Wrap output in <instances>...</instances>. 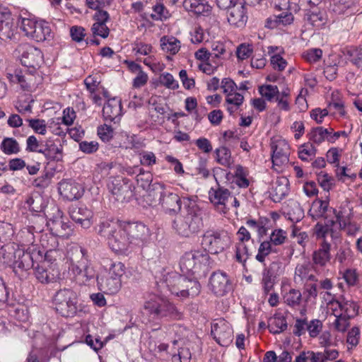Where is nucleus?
<instances>
[{
	"mask_svg": "<svg viewBox=\"0 0 362 362\" xmlns=\"http://www.w3.org/2000/svg\"><path fill=\"white\" fill-rule=\"evenodd\" d=\"M158 284L161 288H166L171 294L181 298L197 296L201 288L197 281L187 279L173 271L163 274Z\"/></svg>",
	"mask_w": 362,
	"mask_h": 362,
	"instance_id": "obj_1",
	"label": "nucleus"
},
{
	"mask_svg": "<svg viewBox=\"0 0 362 362\" xmlns=\"http://www.w3.org/2000/svg\"><path fill=\"white\" fill-rule=\"evenodd\" d=\"M203 226L202 212L194 203L187 202L184 214L175 219L173 227L176 233L185 238L197 233Z\"/></svg>",
	"mask_w": 362,
	"mask_h": 362,
	"instance_id": "obj_2",
	"label": "nucleus"
},
{
	"mask_svg": "<svg viewBox=\"0 0 362 362\" xmlns=\"http://www.w3.org/2000/svg\"><path fill=\"white\" fill-rule=\"evenodd\" d=\"M98 233L107 237L109 246L117 253H124L131 247L132 244L122 222L103 221L99 225Z\"/></svg>",
	"mask_w": 362,
	"mask_h": 362,
	"instance_id": "obj_3",
	"label": "nucleus"
},
{
	"mask_svg": "<svg viewBox=\"0 0 362 362\" xmlns=\"http://www.w3.org/2000/svg\"><path fill=\"white\" fill-rule=\"evenodd\" d=\"M125 266L120 262H112L105 276L97 277L99 289L109 295L117 293L122 288V277L125 274Z\"/></svg>",
	"mask_w": 362,
	"mask_h": 362,
	"instance_id": "obj_4",
	"label": "nucleus"
},
{
	"mask_svg": "<svg viewBox=\"0 0 362 362\" xmlns=\"http://www.w3.org/2000/svg\"><path fill=\"white\" fill-rule=\"evenodd\" d=\"M19 26L27 37L37 42L49 40L53 37L49 25L43 21L21 17Z\"/></svg>",
	"mask_w": 362,
	"mask_h": 362,
	"instance_id": "obj_5",
	"label": "nucleus"
},
{
	"mask_svg": "<svg viewBox=\"0 0 362 362\" xmlns=\"http://www.w3.org/2000/svg\"><path fill=\"white\" fill-rule=\"evenodd\" d=\"M56 311L64 317H73L78 310L76 293L71 289L59 290L54 297Z\"/></svg>",
	"mask_w": 362,
	"mask_h": 362,
	"instance_id": "obj_6",
	"label": "nucleus"
},
{
	"mask_svg": "<svg viewBox=\"0 0 362 362\" xmlns=\"http://www.w3.org/2000/svg\"><path fill=\"white\" fill-rule=\"evenodd\" d=\"M145 308L151 313L160 317H170L173 320H180L182 317V313L170 302L168 299L155 297L145 304Z\"/></svg>",
	"mask_w": 362,
	"mask_h": 362,
	"instance_id": "obj_7",
	"label": "nucleus"
},
{
	"mask_svg": "<svg viewBox=\"0 0 362 362\" xmlns=\"http://www.w3.org/2000/svg\"><path fill=\"white\" fill-rule=\"evenodd\" d=\"M230 237L224 232L207 230L203 235L202 245L205 252L218 254L223 251L230 244Z\"/></svg>",
	"mask_w": 362,
	"mask_h": 362,
	"instance_id": "obj_8",
	"label": "nucleus"
},
{
	"mask_svg": "<svg viewBox=\"0 0 362 362\" xmlns=\"http://www.w3.org/2000/svg\"><path fill=\"white\" fill-rule=\"evenodd\" d=\"M209 257L205 251H190L186 252L182 257L180 265L184 273L195 274L202 265L209 263Z\"/></svg>",
	"mask_w": 362,
	"mask_h": 362,
	"instance_id": "obj_9",
	"label": "nucleus"
},
{
	"mask_svg": "<svg viewBox=\"0 0 362 362\" xmlns=\"http://www.w3.org/2000/svg\"><path fill=\"white\" fill-rule=\"evenodd\" d=\"M271 148L273 168L277 172H281L289 163V145L284 139H276L272 141Z\"/></svg>",
	"mask_w": 362,
	"mask_h": 362,
	"instance_id": "obj_10",
	"label": "nucleus"
},
{
	"mask_svg": "<svg viewBox=\"0 0 362 362\" xmlns=\"http://www.w3.org/2000/svg\"><path fill=\"white\" fill-rule=\"evenodd\" d=\"M76 252L80 253L81 258L77 262H72L71 271L78 284H86L95 278V272L88 259L84 257L83 250L76 249Z\"/></svg>",
	"mask_w": 362,
	"mask_h": 362,
	"instance_id": "obj_11",
	"label": "nucleus"
},
{
	"mask_svg": "<svg viewBox=\"0 0 362 362\" xmlns=\"http://www.w3.org/2000/svg\"><path fill=\"white\" fill-rule=\"evenodd\" d=\"M109 192L115 199L123 202L132 196V186L122 177H110L107 184Z\"/></svg>",
	"mask_w": 362,
	"mask_h": 362,
	"instance_id": "obj_12",
	"label": "nucleus"
},
{
	"mask_svg": "<svg viewBox=\"0 0 362 362\" xmlns=\"http://www.w3.org/2000/svg\"><path fill=\"white\" fill-rule=\"evenodd\" d=\"M122 223L132 245H142L149 240V229L144 223L139 222H122Z\"/></svg>",
	"mask_w": 362,
	"mask_h": 362,
	"instance_id": "obj_13",
	"label": "nucleus"
},
{
	"mask_svg": "<svg viewBox=\"0 0 362 362\" xmlns=\"http://www.w3.org/2000/svg\"><path fill=\"white\" fill-rule=\"evenodd\" d=\"M286 238V233L282 229H276L270 235L269 241L262 242L258 249V252L255 256V259L265 266L266 257L272 252V245H282Z\"/></svg>",
	"mask_w": 362,
	"mask_h": 362,
	"instance_id": "obj_14",
	"label": "nucleus"
},
{
	"mask_svg": "<svg viewBox=\"0 0 362 362\" xmlns=\"http://www.w3.org/2000/svg\"><path fill=\"white\" fill-rule=\"evenodd\" d=\"M156 189H160L159 202L166 213L175 214L180 211L182 200L178 194L166 190L163 184H158Z\"/></svg>",
	"mask_w": 362,
	"mask_h": 362,
	"instance_id": "obj_15",
	"label": "nucleus"
},
{
	"mask_svg": "<svg viewBox=\"0 0 362 362\" xmlns=\"http://www.w3.org/2000/svg\"><path fill=\"white\" fill-rule=\"evenodd\" d=\"M211 334L216 341L222 346H228L233 341V329L223 319L218 320L212 324Z\"/></svg>",
	"mask_w": 362,
	"mask_h": 362,
	"instance_id": "obj_16",
	"label": "nucleus"
},
{
	"mask_svg": "<svg viewBox=\"0 0 362 362\" xmlns=\"http://www.w3.org/2000/svg\"><path fill=\"white\" fill-rule=\"evenodd\" d=\"M21 53V64L27 67L36 69L43 62V54L40 49L29 44L21 45L18 47Z\"/></svg>",
	"mask_w": 362,
	"mask_h": 362,
	"instance_id": "obj_17",
	"label": "nucleus"
},
{
	"mask_svg": "<svg viewBox=\"0 0 362 362\" xmlns=\"http://www.w3.org/2000/svg\"><path fill=\"white\" fill-rule=\"evenodd\" d=\"M209 195L211 202L220 213L226 214L230 210V198H232V194L228 189L218 185L210 189Z\"/></svg>",
	"mask_w": 362,
	"mask_h": 362,
	"instance_id": "obj_18",
	"label": "nucleus"
},
{
	"mask_svg": "<svg viewBox=\"0 0 362 362\" xmlns=\"http://www.w3.org/2000/svg\"><path fill=\"white\" fill-rule=\"evenodd\" d=\"M282 263L272 262L269 267H265L262 273L261 284L264 293L267 294L272 291L275 284L276 278L282 274Z\"/></svg>",
	"mask_w": 362,
	"mask_h": 362,
	"instance_id": "obj_19",
	"label": "nucleus"
},
{
	"mask_svg": "<svg viewBox=\"0 0 362 362\" xmlns=\"http://www.w3.org/2000/svg\"><path fill=\"white\" fill-rule=\"evenodd\" d=\"M211 291L216 296H222L231 289L230 280L225 272L220 271L214 272L209 279Z\"/></svg>",
	"mask_w": 362,
	"mask_h": 362,
	"instance_id": "obj_20",
	"label": "nucleus"
},
{
	"mask_svg": "<svg viewBox=\"0 0 362 362\" xmlns=\"http://www.w3.org/2000/svg\"><path fill=\"white\" fill-rule=\"evenodd\" d=\"M7 78L11 83H18L25 91H32L37 86L36 77L28 71H16L14 74H8Z\"/></svg>",
	"mask_w": 362,
	"mask_h": 362,
	"instance_id": "obj_21",
	"label": "nucleus"
},
{
	"mask_svg": "<svg viewBox=\"0 0 362 362\" xmlns=\"http://www.w3.org/2000/svg\"><path fill=\"white\" fill-rule=\"evenodd\" d=\"M35 274L39 281L42 284L54 282L59 279V271L54 266L45 265V262L38 264L35 268Z\"/></svg>",
	"mask_w": 362,
	"mask_h": 362,
	"instance_id": "obj_22",
	"label": "nucleus"
},
{
	"mask_svg": "<svg viewBox=\"0 0 362 362\" xmlns=\"http://www.w3.org/2000/svg\"><path fill=\"white\" fill-rule=\"evenodd\" d=\"M247 21V16L243 4H236L229 8L228 21L230 25L237 28H242L245 26Z\"/></svg>",
	"mask_w": 362,
	"mask_h": 362,
	"instance_id": "obj_23",
	"label": "nucleus"
},
{
	"mask_svg": "<svg viewBox=\"0 0 362 362\" xmlns=\"http://www.w3.org/2000/svg\"><path fill=\"white\" fill-rule=\"evenodd\" d=\"M93 18L95 22L91 28L93 34L106 38L110 33V30L106 25V22L109 19L108 13L105 11H96Z\"/></svg>",
	"mask_w": 362,
	"mask_h": 362,
	"instance_id": "obj_24",
	"label": "nucleus"
},
{
	"mask_svg": "<svg viewBox=\"0 0 362 362\" xmlns=\"http://www.w3.org/2000/svg\"><path fill=\"white\" fill-rule=\"evenodd\" d=\"M121 114V101L116 98L109 99L103 108V116L106 121L119 120Z\"/></svg>",
	"mask_w": 362,
	"mask_h": 362,
	"instance_id": "obj_25",
	"label": "nucleus"
},
{
	"mask_svg": "<svg viewBox=\"0 0 362 362\" xmlns=\"http://www.w3.org/2000/svg\"><path fill=\"white\" fill-rule=\"evenodd\" d=\"M330 249V244L326 240H324L321 243L320 248L313 253L312 260L313 264L320 267H325L331 259Z\"/></svg>",
	"mask_w": 362,
	"mask_h": 362,
	"instance_id": "obj_26",
	"label": "nucleus"
},
{
	"mask_svg": "<svg viewBox=\"0 0 362 362\" xmlns=\"http://www.w3.org/2000/svg\"><path fill=\"white\" fill-rule=\"evenodd\" d=\"M2 14L4 19L0 21V38L4 40H10L15 33L13 19L9 11H5Z\"/></svg>",
	"mask_w": 362,
	"mask_h": 362,
	"instance_id": "obj_27",
	"label": "nucleus"
},
{
	"mask_svg": "<svg viewBox=\"0 0 362 362\" xmlns=\"http://www.w3.org/2000/svg\"><path fill=\"white\" fill-rule=\"evenodd\" d=\"M293 21V16L291 13L283 12L279 15H274L267 19L265 26L274 29L280 26L290 25Z\"/></svg>",
	"mask_w": 362,
	"mask_h": 362,
	"instance_id": "obj_28",
	"label": "nucleus"
},
{
	"mask_svg": "<svg viewBox=\"0 0 362 362\" xmlns=\"http://www.w3.org/2000/svg\"><path fill=\"white\" fill-rule=\"evenodd\" d=\"M93 213L86 208H78L73 210L71 213V217L76 223L81 224L84 228H88L91 224Z\"/></svg>",
	"mask_w": 362,
	"mask_h": 362,
	"instance_id": "obj_29",
	"label": "nucleus"
},
{
	"mask_svg": "<svg viewBox=\"0 0 362 362\" xmlns=\"http://www.w3.org/2000/svg\"><path fill=\"white\" fill-rule=\"evenodd\" d=\"M183 6L186 10L197 15L209 13L211 10L206 0H184Z\"/></svg>",
	"mask_w": 362,
	"mask_h": 362,
	"instance_id": "obj_30",
	"label": "nucleus"
},
{
	"mask_svg": "<svg viewBox=\"0 0 362 362\" xmlns=\"http://www.w3.org/2000/svg\"><path fill=\"white\" fill-rule=\"evenodd\" d=\"M160 42L162 50L172 55L176 54L181 47L180 41L173 36H163Z\"/></svg>",
	"mask_w": 362,
	"mask_h": 362,
	"instance_id": "obj_31",
	"label": "nucleus"
},
{
	"mask_svg": "<svg viewBox=\"0 0 362 362\" xmlns=\"http://www.w3.org/2000/svg\"><path fill=\"white\" fill-rule=\"evenodd\" d=\"M295 279L302 281H317V277L312 273V267L309 263L298 264L295 269Z\"/></svg>",
	"mask_w": 362,
	"mask_h": 362,
	"instance_id": "obj_32",
	"label": "nucleus"
},
{
	"mask_svg": "<svg viewBox=\"0 0 362 362\" xmlns=\"http://www.w3.org/2000/svg\"><path fill=\"white\" fill-rule=\"evenodd\" d=\"M61 194L69 200L77 199L82 195L81 187L75 182H65L61 185Z\"/></svg>",
	"mask_w": 362,
	"mask_h": 362,
	"instance_id": "obj_33",
	"label": "nucleus"
},
{
	"mask_svg": "<svg viewBox=\"0 0 362 362\" xmlns=\"http://www.w3.org/2000/svg\"><path fill=\"white\" fill-rule=\"evenodd\" d=\"M18 259L13 262L14 269L18 268L22 270H28L34 266L33 257L29 252L18 251Z\"/></svg>",
	"mask_w": 362,
	"mask_h": 362,
	"instance_id": "obj_34",
	"label": "nucleus"
},
{
	"mask_svg": "<svg viewBox=\"0 0 362 362\" xmlns=\"http://www.w3.org/2000/svg\"><path fill=\"white\" fill-rule=\"evenodd\" d=\"M332 129H325L322 127H317L313 128L308 136L310 141L315 144H320L323 142L325 139H329V134H331Z\"/></svg>",
	"mask_w": 362,
	"mask_h": 362,
	"instance_id": "obj_35",
	"label": "nucleus"
},
{
	"mask_svg": "<svg viewBox=\"0 0 362 362\" xmlns=\"http://www.w3.org/2000/svg\"><path fill=\"white\" fill-rule=\"evenodd\" d=\"M328 206V201L317 199L313 202L309 214L315 219L323 217L327 211Z\"/></svg>",
	"mask_w": 362,
	"mask_h": 362,
	"instance_id": "obj_36",
	"label": "nucleus"
},
{
	"mask_svg": "<svg viewBox=\"0 0 362 362\" xmlns=\"http://www.w3.org/2000/svg\"><path fill=\"white\" fill-rule=\"evenodd\" d=\"M243 100V95L236 91L226 95V103L228 105L227 110L230 115L233 114L240 107Z\"/></svg>",
	"mask_w": 362,
	"mask_h": 362,
	"instance_id": "obj_37",
	"label": "nucleus"
},
{
	"mask_svg": "<svg viewBox=\"0 0 362 362\" xmlns=\"http://www.w3.org/2000/svg\"><path fill=\"white\" fill-rule=\"evenodd\" d=\"M288 181L285 177H281L276 180L273 186V196L275 197L274 200L280 201L283 199L288 192Z\"/></svg>",
	"mask_w": 362,
	"mask_h": 362,
	"instance_id": "obj_38",
	"label": "nucleus"
},
{
	"mask_svg": "<svg viewBox=\"0 0 362 362\" xmlns=\"http://www.w3.org/2000/svg\"><path fill=\"white\" fill-rule=\"evenodd\" d=\"M341 315L346 316V317L354 318L358 315V306L356 303L352 300L341 298Z\"/></svg>",
	"mask_w": 362,
	"mask_h": 362,
	"instance_id": "obj_39",
	"label": "nucleus"
},
{
	"mask_svg": "<svg viewBox=\"0 0 362 362\" xmlns=\"http://www.w3.org/2000/svg\"><path fill=\"white\" fill-rule=\"evenodd\" d=\"M283 299L286 305L294 308L300 305L302 301V293L298 289L291 288L284 293Z\"/></svg>",
	"mask_w": 362,
	"mask_h": 362,
	"instance_id": "obj_40",
	"label": "nucleus"
},
{
	"mask_svg": "<svg viewBox=\"0 0 362 362\" xmlns=\"http://www.w3.org/2000/svg\"><path fill=\"white\" fill-rule=\"evenodd\" d=\"M268 328L271 333L279 334L286 329V320L282 316H275L270 319Z\"/></svg>",
	"mask_w": 362,
	"mask_h": 362,
	"instance_id": "obj_41",
	"label": "nucleus"
},
{
	"mask_svg": "<svg viewBox=\"0 0 362 362\" xmlns=\"http://www.w3.org/2000/svg\"><path fill=\"white\" fill-rule=\"evenodd\" d=\"M316 148L313 144L308 142L301 145L298 148V157L303 161H310L315 157Z\"/></svg>",
	"mask_w": 362,
	"mask_h": 362,
	"instance_id": "obj_42",
	"label": "nucleus"
},
{
	"mask_svg": "<svg viewBox=\"0 0 362 362\" xmlns=\"http://www.w3.org/2000/svg\"><path fill=\"white\" fill-rule=\"evenodd\" d=\"M305 18L312 25L317 28L323 25L325 21L324 13L317 9L308 11L305 14Z\"/></svg>",
	"mask_w": 362,
	"mask_h": 362,
	"instance_id": "obj_43",
	"label": "nucleus"
},
{
	"mask_svg": "<svg viewBox=\"0 0 362 362\" xmlns=\"http://www.w3.org/2000/svg\"><path fill=\"white\" fill-rule=\"evenodd\" d=\"M216 155V161L225 166L229 167L231 164V153L230 151L225 147L221 146L215 151Z\"/></svg>",
	"mask_w": 362,
	"mask_h": 362,
	"instance_id": "obj_44",
	"label": "nucleus"
},
{
	"mask_svg": "<svg viewBox=\"0 0 362 362\" xmlns=\"http://www.w3.org/2000/svg\"><path fill=\"white\" fill-rule=\"evenodd\" d=\"M1 147L2 151L7 155L16 154L20 151L18 143L13 138H5Z\"/></svg>",
	"mask_w": 362,
	"mask_h": 362,
	"instance_id": "obj_45",
	"label": "nucleus"
},
{
	"mask_svg": "<svg viewBox=\"0 0 362 362\" xmlns=\"http://www.w3.org/2000/svg\"><path fill=\"white\" fill-rule=\"evenodd\" d=\"M49 361L47 351L43 349L32 350L27 358V362H49Z\"/></svg>",
	"mask_w": 362,
	"mask_h": 362,
	"instance_id": "obj_46",
	"label": "nucleus"
},
{
	"mask_svg": "<svg viewBox=\"0 0 362 362\" xmlns=\"http://www.w3.org/2000/svg\"><path fill=\"white\" fill-rule=\"evenodd\" d=\"M334 317L335 319L332 322L334 329L339 332H345L350 325V320L351 318L346 317V316L341 315V313H340L339 315L335 316Z\"/></svg>",
	"mask_w": 362,
	"mask_h": 362,
	"instance_id": "obj_47",
	"label": "nucleus"
},
{
	"mask_svg": "<svg viewBox=\"0 0 362 362\" xmlns=\"http://www.w3.org/2000/svg\"><path fill=\"white\" fill-rule=\"evenodd\" d=\"M316 281H308L304 284L303 294L306 301L315 299L317 296V285Z\"/></svg>",
	"mask_w": 362,
	"mask_h": 362,
	"instance_id": "obj_48",
	"label": "nucleus"
},
{
	"mask_svg": "<svg viewBox=\"0 0 362 362\" xmlns=\"http://www.w3.org/2000/svg\"><path fill=\"white\" fill-rule=\"evenodd\" d=\"M317 182L320 187L327 192H328L333 186L334 179L324 171H320L317 174Z\"/></svg>",
	"mask_w": 362,
	"mask_h": 362,
	"instance_id": "obj_49",
	"label": "nucleus"
},
{
	"mask_svg": "<svg viewBox=\"0 0 362 362\" xmlns=\"http://www.w3.org/2000/svg\"><path fill=\"white\" fill-rule=\"evenodd\" d=\"M322 322L318 319H313L307 322V331L311 338L317 337L322 329Z\"/></svg>",
	"mask_w": 362,
	"mask_h": 362,
	"instance_id": "obj_50",
	"label": "nucleus"
},
{
	"mask_svg": "<svg viewBox=\"0 0 362 362\" xmlns=\"http://www.w3.org/2000/svg\"><path fill=\"white\" fill-rule=\"evenodd\" d=\"M259 93L262 97L268 100H272L274 97H277L279 94V89L276 86L266 85L259 87Z\"/></svg>",
	"mask_w": 362,
	"mask_h": 362,
	"instance_id": "obj_51",
	"label": "nucleus"
},
{
	"mask_svg": "<svg viewBox=\"0 0 362 362\" xmlns=\"http://www.w3.org/2000/svg\"><path fill=\"white\" fill-rule=\"evenodd\" d=\"M160 83L167 88L175 90L179 87L178 82L170 73H163L160 76Z\"/></svg>",
	"mask_w": 362,
	"mask_h": 362,
	"instance_id": "obj_52",
	"label": "nucleus"
},
{
	"mask_svg": "<svg viewBox=\"0 0 362 362\" xmlns=\"http://www.w3.org/2000/svg\"><path fill=\"white\" fill-rule=\"evenodd\" d=\"M343 279L349 286H354L358 282V274L356 269H347L343 274Z\"/></svg>",
	"mask_w": 362,
	"mask_h": 362,
	"instance_id": "obj_53",
	"label": "nucleus"
},
{
	"mask_svg": "<svg viewBox=\"0 0 362 362\" xmlns=\"http://www.w3.org/2000/svg\"><path fill=\"white\" fill-rule=\"evenodd\" d=\"M39 153H42L48 160H59L61 155V150L55 145H51L45 149H39Z\"/></svg>",
	"mask_w": 362,
	"mask_h": 362,
	"instance_id": "obj_54",
	"label": "nucleus"
},
{
	"mask_svg": "<svg viewBox=\"0 0 362 362\" xmlns=\"http://www.w3.org/2000/svg\"><path fill=\"white\" fill-rule=\"evenodd\" d=\"M98 135L99 136L102 141H103L104 142H108L112 139L114 135V131L110 126L104 124L98 127Z\"/></svg>",
	"mask_w": 362,
	"mask_h": 362,
	"instance_id": "obj_55",
	"label": "nucleus"
},
{
	"mask_svg": "<svg viewBox=\"0 0 362 362\" xmlns=\"http://www.w3.org/2000/svg\"><path fill=\"white\" fill-rule=\"evenodd\" d=\"M29 126L36 132L45 135L47 132L45 121L39 119H29L27 120Z\"/></svg>",
	"mask_w": 362,
	"mask_h": 362,
	"instance_id": "obj_56",
	"label": "nucleus"
},
{
	"mask_svg": "<svg viewBox=\"0 0 362 362\" xmlns=\"http://www.w3.org/2000/svg\"><path fill=\"white\" fill-rule=\"evenodd\" d=\"M360 329L358 327H353L347 334L346 342L351 348L355 347L359 342Z\"/></svg>",
	"mask_w": 362,
	"mask_h": 362,
	"instance_id": "obj_57",
	"label": "nucleus"
},
{
	"mask_svg": "<svg viewBox=\"0 0 362 362\" xmlns=\"http://www.w3.org/2000/svg\"><path fill=\"white\" fill-rule=\"evenodd\" d=\"M133 51L135 52L136 54L148 55L151 52L152 47L151 45L141 41H136L133 44Z\"/></svg>",
	"mask_w": 362,
	"mask_h": 362,
	"instance_id": "obj_58",
	"label": "nucleus"
},
{
	"mask_svg": "<svg viewBox=\"0 0 362 362\" xmlns=\"http://www.w3.org/2000/svg\"><path fill=\"white\" fill-rule=\"evenodd\" d=\"M252 52V46L246 44L240 45L236 51L237 57L240 60L249 58Z\"/></svg>",
	"mask_w": 362,
	"mask_h": 362,
	"instance_id": "obj_59",
	"label": "nucleus"
},
{
	"mask_svg": "<svg viewBox=\"0 0 362 362\" xmlns=\"http://www.w3.org/2000/svg\"><path fill=\"white\" fill-rule=\"evenodd\" d=\"M271 64L273 68L279 71H282L287 66L286 61L279 54H274L271 57Z\"/></svg>",
	"mask_w": 362,
	"mask_h": 362,
	"instance_id": "obj_60",
	"label": "nucleus"
},
{
	"mask_svg": "<svg viewBox=\"0 0 362 362\" xmlns=\"http://www.w3.org/2000/svg\"><path fill=\"white\" fill-rule=\"evenodd\" d=\"M322 52L320 49H312L303 53V58L310 63L317 62L322 57Z\"/></svg>",
	"mask_w": 362,
	"mask_h": 362,
	"instance_id": "obj_61",
	"label": "nucleus"
},
{
	"mask_svg": "<svg viewBox=\"0 0 362 362\" xmlns=\"http://www.w3.org/2000/svg\"><path fill=\"white\" fill-rule=\"evenodd\" d=\"M319 344L321 346L325 348L336 345V342L334 341L332 334L329 331H325L320 335Z\"/></svg>",
	"mask_w": 362,
	"mask_h": 362,
	"instance_id": "obj_62",
	"label": "nucleus"
},
{
	"mask_svg": "<svg viewBox=\"0 0 362 362\" xmlns=\"http://www.w3.org/2000/svg\"><path fill=\"white\" fill-rule=\"evenodd\" d=\"M248 255V249L245 244L238 243L236 247L235 259L238 262L244 264Z\"/></svg>",
	"mask_w": 362,
	"mask_h": 362,
	"instance_id": "obj_63",
	"label": "nucleus"
},
{
	"mask_svg": "<svg viewBox=\"0 0 362 362\" xmlns=\"http://www.w3.org/2000/svg\"><path fill=\"white\" fill-rule=\"evenodd\" d=\"M8 246L0 247V264H8L11 262L13 254Z\"/></svg>",
	"mask_w": 362,
	"mask_h": 362,
	"instance_id": "obj_64",
	"label": "nucleus"
}]
</instances>
